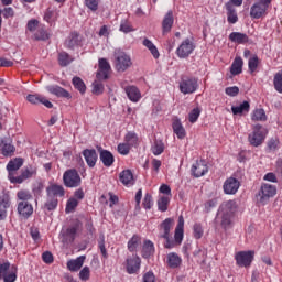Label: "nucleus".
Segmentation results:
<instances>
[{"label": "nucleus", "mask_w": 282, "mask_h": 282, "mask_svg": "<svg viewBox=\"0 0 282 282\" xmlns=\"http://www.w3.org/2000/svg\"><path fill=\"white\" fill-rule=\"evenodd\" d=\"M17 210L18 215L22 219H30L32 215H34V206H32V202L34 199V196L32 195V192L29 189H20L17 192Z\"/></svg>", "instance_id": "nucleus-1"}, {"label": "nucleus", "mask_w": 282, "mask_h": 282, "mask_svg": "<svg viewBox=\"0 0 282 282\" xmlns=\"http://www.w3.org/2000/svg\"><path fill=\"white\" fill-rule=\"evenodd\" d=\"M113 65L115 69L119 73H124L129 67L133 65L131 56L122 50H116L113 53Z\"/></svg>", "instance_id": "nucleus-2"}, {"label": "nucleus", "mask_w": 282, "mask_h": 282, "mask_svg": "<svg viewBox=\"0 0 282 282\" xmlns=\"http://www.w3.org/2000/svg\"><path fill=\"white\" fill-rule=\"evenodd\" d=\"M235 202L227 200L220 207L221 220L220 225L223 228H229L230 224H232V213H235Z\"/></svg>", "instance_id": "nucleus-3"}, {"label": "nucleus", "mask_w": 282, "mask_h": 282, "mask_svg": "<svg viewBox=\"0 0 282 282\" xmlns=\"http://www.w3.org/2000/svg\"><path fill=\"white\" fill-rule=\"evenodd\" d=\"M63 183L66 188H78L80 184H83V180L80 178V174H78V170L69 169L63 174Z\"/></svg>", "instance_id": "nucleus-4"}, {"label": "nucleus", "mask_w": 282, "mask_h": 282, "mask_svg": "<svg viewBox=\"0 0 282 282\" xmlns=\"http://www.w3.org/2000/svg\"><path fill=\"white\" fill-rule=\"evenodd\" d=\"M18 269L10 262L0 263V281L3 282H15Z\"/></svg>", "instance_id": "nucleus-5"}, {"label": "nucleus", "mask_w": 282, "mask_h": 282, "mask_svg": "<svg viewBox=\"0 0 282 282\" xmlns=\"http://www.w3.org/2000/svg\"><path fill=\"white\" fill-rule=\"evenodd\" d=\"M274 195H276V186L268 183L262 184L258 193V204L265 206L270 202V197H274Z\"/></svg>", "instance_id": "nucleus-6"}, {"label": "nucleus", "mask_w": 282, "mask_h": 282, "mask_svg": "<svg viewBox=\"0 0 282 282\" xmlns=\"http://www.w3.org/2000/svg\"><path fill=\"white\" fill-rule=\"evenodd\" d=\"M251 147H261L265 141V129L261 124L253 127V131L248 137Z\"/></svg>", "instance_id": "nucleus-7"}, {"label": "nucleus", "mask_w": 282, "mask_h": 282, "mask_svg": "<svg viewBox=\"0 0 282 282\" xmlns=\"http://www.w3.org/2000/svg\"><path fill=\"white\" fill-rule=\"evenodd\" d=\"M236 263L239 268H250L254 261V251H238L235 254Z\"/></svg>", "instance_id": "nucleus-8"}, {"label": "nucleus", "mask_w": 282, "mask_h": 282, "mask_svg": "<svg viewBox=\"0 0 282 282\" xmlns=\"http://www.w3.org/2000/svg\"><path fill=\"white\" fill-rule=\"evenodd\" d=\"M195 52V42L191 39H185L176 48L178 58H188Z\"/></svg>", "instance_id": "nucleus-9"}, {"label": "nucleus", "mask_w": 282, "mask_h": 282, "mask_svg": "<svg viewBox=\"0 0 282 282\" xmlns=\"http://www.w3.org/2000/svg\"><path fill=\"white\" fill-rule=\"evenodd\" d=\"M199 84L197 83V78L195 77H184L180 83V90L182 94H195Z\"/></svg>", "instance_id": "nucleus-10"}, {"label": "nucleus", "mask_w": 282, "mask_h": 282, "mask_svg": "<svg viewBox=\"0 0 282 282\" xmlns=\"http://www.w3.org/2000/svg\"><path fill=\"white\" fill-rule=\"evenodd\" d=\"M80 230V221H75L66 230L62 231V241L63 243H74L76 235Z\"/></svg>", "instance_id": "nucleus-11"}, {"label": "nucleus", "mask_w": 282, "mask_h": 282, "mask_svg": "<svg viewBox=\"0 0 282 282\" xmlns=\"http://www.w3.org/2000/svg\"><path fill=\"white\" fill-rule=\"evenodd\" d=\"M34 175H36V167L30 165L22 170L21 175L19 176L9 175V180L11 184H23L25 180H30V177H34Z\"/></svg>", "instance_id": "nucleus-12"}, {"label": "nucleus", "mask_w": 282, "mask_h": 282, "mask_svg": "<svg viewBox=\"0 0 282 282\" xmlns=\"http://www.w3.org/2000/svg\"><path fill=\"white\" fill-rule=\"evenodd\" d=\"M241 186V183L239 180L235 177H229L224 182L223 191L225 195H237V192L239 191Z\"/></svg>", "instance_id": "nucleus-13"}, {"label": "nucleus", "mask_w": 282, "mask_h": 282, "mask_svg": "<svg viewBox=\"0 0 282 282\" xmlns=\"http://www.w3.org/2000/svg\"><path fill=\"white\" fill-rule=\"evenodd\" d=\"M110 72L111 64H109L107 58H99V68L96 74L97 80H107V78H109Z\"/></svg>", "instance_id": "nucleus-14"}, {"label": "nucleus", "mask_w": 282, "mask_h": 282, "mask_svg": "<svg viewBox=\"0 0 282 282\" xmlns=\"http://www.w3.org/2000/svg\"><path fill=\"white\" fill-rule=\"evenodd\" d=\"M268 7L267 4H263V2H256L250 8V17L251 19H261L262 17H265L268 14Z\"/></svg>", "instance_id": "nucleus-15"}, {"label": "nucleus", "mask_w": 282, "mask_h": 282, "mask_svg": "<svg viewBox=\"0 0 282 282\" xmlns=\"http://www.w3.org/2000/svg\"><path fill=\"white\" fill-rule=\"evenodd\" d=\"M82 43L83 37L80 36V34H78L77 32H72L67 36L64 45L65 47H67V50H76V47H80Z\"/></svg>", "instance_id": "nucleus-16"}, {"label": "nucleus", "mask_w": 282, "mask_h": 282, "mask_svg": "<svg viewBox=\"0 0 282 282\" xmlns=\"http://www.w3.org/2000/svg\"><path fill=\"white\" fill-rule=\"evenodd\" d=\"M140 257L138 256H132L131 258H128L126 260V270L128 274H138L140 271Z\"/></svg>", "instance_id": "nucleus-17"}, {"label": "nucleus", "mask_w": 282, "mask_h": 282, "mask_svg": "<svg viewBox=\"0 0 282 282\" xmlns=\"http://www.w3.org/2000/svg\"><path fill=\"white\" fill-rule=\"evenodd\" d=\"M206 173H208V164H206V161L200 160L192 165V175H194V177H204Z\"/></svg>", "instance_id": "nucleus-18"}, {"label": "nucleus", "mask_w": 282, "mask_h": 282, "mask_svg": "<svg viewBox=\"0 0 282 282\" xmlns=\"http://www.w3.org/2000/svg\"><path fill=\"white\" fill-rule=\"evenodd\" d=\"M83 156L89 166V169H94L96 163L98 162V153L94 149H86L83 151Z\"/></svg>", "instance_id": "nucleus-19"}, {"label": "nucleus", "mask_w": 282, "mask_h": 282, "mask_svg": "<svg viewBox=\"0 0 282 282\" xmlns=\"http://www.w3.org/2000/svg\"><path fill=\"white\" fill-rule=\"evenodd\" d=\"M175 226V220L173 218H166L161 225H160V237L162 239H169V236H171V228Z\"/></svg>", "instance_id": "nucleus-20"}, {"label": "nucleus", "mask_w": 282, "mask_h": 282, "mask_svg": "<svg viewBox=\"0 0 282 282\" xmlns=\"http://www.w3.org/2000/svg\"><path fill=\"white\" fill-rule=\"evenodd\" d=\"M46 89L50 94H53V96H56L57 98H67V100L72 98V94L58 85L47 86Z\"/></svg>", "instance_id": "nucleus-21"}, {"label": "nucleus", "mask_w": 282, "mask_h": 282, "mask_svg": "<svg viewBox=\"0 0 282 282\" xmlns=\"http://www.w3.org/2000/svg\"><path fill=\"white\" fill-rule=\"evenodd\" d=\"M173 23H175V18L173 17V10L167 11L162 21L163 34H169L173 29Z\"/></svg>", "instance_id": "nucleus-22"}, {"label": "nucleus", "mask_w": 282, "mask_h": 282, "mask_svg": "<svg viewBox=\"0 0 282 282\" xmlns=\"http://www.w3.org/2000/svg\"><path fill=\"white\" fill-rule=\"evenodd\" d=\"M174 241L177 246L184 241V216L178 217V223L174 234Z\"/></svg>", "instance_id": "nucleus-23"}, {"label": "nucleus", "mask_w": 282, "mask_h": 282, "mask_svg": "<svg viewBox=\"0 0 282 282\" xmlns=\"http://www.w3.org/2000/svg\"><path fill=\"white\" fill-rule=\"evenodd\" d=\"M85 259H87V257L79 256L76 259L69 260L67 262V268L69 272H78L83 268V265H85Z\"/></svg>", "instance_id": "nucleus-24"}, {"label": "nucleus", "mask_w": 282, "mask_h": 282, "mask_svg": "<svg viewBox=\"0 0 282 282\" xmlns=\"http://www.w3.org/2000/svg\"><path fill=\"white\" fill-rule=\"evenodd\" d=\"M47 197H65V187L63 185L53 184L46 188Z\"/></svg>", "instance_id": "nucleus-25"}, {"label": "nucleus", "mask_w": 282, "mask_h": 282, "mask_svg": "<svg viewBox=\"0 0 282 282\" xmlns=\"http://www.w3.org/2000/svg\"><path fill=\"white\" fill-rule=\"evenodd\" d=\"M124 91L131 100V102H140V99L142 98V94L140 93V89L135 86H126Z\"/></svg>", "instance_id": "nucleus-26"}, {"label": "nucleus", "mask_w": 282, "mask_h": 282, "mask_svg": "<svg viewBox=\"0 0 282 282\" xmlns=\"http://www.w3.org/2000/svg\"><path fill=\"white\" fill-rule=\"evenodd\" d=\"M166 264L172 270H175L176 268H180L182 265V257L175 252H170L166 256Z\"/></svg>", "instance_id": "nucleus-27"}, {"label": "nucleus", "mask_w": 282, "mask_h": 282, "mask_svg": "<svg viewBox=\"0 0 282 282\" xmlns=\"http://www.w3.org/2000/svg\"><path fill=\"white\" fill-rule=\"evenodd\" d=\"M119 180L123 186H133V184H135V180L133 178V173L131 170H123L119 174Z\"/></svg>", "instance_id": "nucleus-28"}, {"label": "nucleus", "mask_w": 282, "mask_h": 282, "mask_svg": "<svg viewBox=\"0 0 282 282\" xmlns=\"http://www.w3.org/2000/svg\"><path fill=\"white\" fill-rule=\"evenodd\" d=\"M99 158L104 166H107V167L112 166L113 162H116L113 154L109 150H100Z\"/></svg>", "instance_id": "nucleus-29"}, {"label": "nucleus", "mask_w": 282, "mask_h": 282, "mask_svg": "<svg viewBox=\"0 0 282 282\" xmlns=\"http://www.w3.org/2000/svg\"><path fill=\"white\" fill-rule=\"evenodd\" d=\"M172 129L178 140H184V138H186V129H184V126H182V121H180V119L173 120Z\"/></svg>", "instance_id": "nucleus-30"}, {"label": "nucleus", "mask_w": 282, "mask_h": 282, "mask_svg": "<svg viewBox=\"0 0 282 282\" xmlns=\"http://www.w3.org/2000/svg\"><path fill=\"white\" fill-rule=\"evenodd\" d=\"M243 72V59L241 57H236L230 67V74L232 76H239Z\"/></svg>", "instance_id": "nucleus-31"}, {"label": "nucleus", "mask_w": 282, "mask_h": 282, "mask_svg": "<svg viewBox=\"0 0 282 282\" xmlns=\"http://www.w3.org/2000/svg\"><path fill=\"white\" fill-rule=\"evenodd\" d=\"M153 254H155V246L151 240L144 241L143 248H142L143 259H149V257H153Z\"/></svg>", "instance_id": "nucleus-32"}, {"label": "nucleus", "mask_w": 282, "mask_h": 282, "mask_svg": "<svg viewBox=\"0 0 282 282\" xmlns=\"http://www.w3.org/2000/svg\"><path fill=\"white\" fill-rule=\"evenodd\" d=\"M225 8L227 10V21L228 23L235 24L239 21V17L237 15V10L235 7L230 6V3H226Z\"/></svg>", "instance_id": "nucleus-33"}, {"label": "nucleus", "mask_w": 282, "mask_h": 282, "mask_svg": "<svg viewBox=\"0 0 282 282\" xmlns=\"http://www.w3.org/2000/svg\"><path fill=\"white\" fill-rule=\"evenodd\" d=\"M231 111L234 116H241L243 113H248V111H250V102L243 101L239 106H232Z\"/></svg>", "instance_id": "nucleus-34"}, {"label": "nucleus", "mask_w": 282, "mask_h": 282, "mask_svg": "<svg viewBox=\"0 0 282 282\" xmlns=\"http://www.w3.org/2000/svg\"><path fill=\"white\" fill-rule=\"evenodd\" d=\"M229 41L241 45L243 43H248V35L245 33H240V32H232L229 35Z\"/></svg>", "instance_id": "nucleus-35"}, {"label": "nucleus", "mask_w": 282, "mask_h": 282, "mask_svg": "<svg viewBox=\"0 0 282 282\" xmlns=\"http://www.w3.org/2000/svg\"><path fill=\"white\" fill-rule=\"evenodd\" d=\"M142 44L151 52L153 58H160V51H158V46L151 40L144 39Z\"/></svg>", "instance_id": "nucleus-36"}, {"label": "nucleus", "mask_w": 282, "mask_h": 282, "mask_svg": "<svg viewBox=\"0 0 282 282\" xmlns=\"http://www.w3.org/2000/svg\"><path fill=\"white\" fill-rule=\"evenodd\" d=\"M22 166H23V159L18 158L8 163L7 170L9 171V173H11V171H19V169H21Z\"/></svg>", "instance_id": "nucleus-37"}, {"label": "nucleus", "mask_w": 282, "mask_h": 282, "mask_svg": "<svg viewBox=\"0 0 282 282\" xmlns=\"http://www.w3.org/2000/svg\"><path fill=\"white\" fill-rule=\"evenodd\" d=\"M73 61L74 58H72L67 52H62L58 54V63L61 67H67V65H69V63Z\"/></svg>", "instance_id": "nucleus-38"}, {"label": "nucleus", "mask_w": 282, "mask_h": 282, "mask_svg": "<svg viewBox=\"0 0 282 282\" xmlns=\"http://www.w3.org/2000/svg\"><path fill=\"white\" fill-rule=\"evenodd\" d=\"M72 83L77 91L82 94H85V91H87V86H85V82H83L80 77H73Z\"/></svg>", "instance_id": "nucleus-39"}, {"label": "nucleus", "mask_w": 282, "mask_h": 282, "mask_svg": "<svg viewBox=\"0 0 282 282\" xmlns=\"http://www.w3.org/2000/svg\"><path fill=\"white\" fill-rule=\"evenodd\" d=\"M253 122H265V110L263 109H256L251 116Z\"/></svg>", "instance_id": "nucleus-40"}, {"label": "nucleus", "mask_w": 282, "mask_h": 282, "mask_svg": "<svg viewBox=\"0 0 282 282\" xmlns=\"http://www.w3.org/2000/svg\"><path fill=\"white\" fill-rule=\"evenodd\" d=\"M151 151L153 155H162V153H164V142H162V140H155Z\"/></svg>", "instance_id": "nucleus-41"}, {"label": "nucleus", "mask_w": 282, "mask_h": 282, "mask_svg": "<svg viewBox=\"0 0 282 282\" xmlns=\"http://www.w3.org/2000/svg\"><path fill=\"white\" fill-rule=\"evenodd\" d=\"M58 19V11L54 9H47L44 14V21L47 23H54Z\"/></svg>", "instance_id": "nucleus-42"}, {"label": "nucleus", "mask_w": 282, "mask_h": 282, "mask_svg": "<svg viewBox=\"0 0 282 282\" xmlns=\"http://www.w3.org/2000/svg\"><path fill=\"white\" fill-rule=\"evenodd\" d=\"M58 207V198L53 196H47L46 203L44 204V208L46 210H56Z\"/></svg>", "instance_id": "nucleus-43"}, {"label": "nucleus", "mask_w": 282, "mask_h": 282, "mask_svg": "<svg viewBox=\"0 0 282 282\" xmlns=\"http://www.w3.org/2000/svg\"><path fill=\"white\" fill-rule=\"evenodd\" d=\"M273 87L278 94H282V70L278 72L273 77Z\"/></svg>", "instance_id": "nucleus-44"}, {"label": "nucleus", "mask_w": 282, "mask_h": 282, "mask_svg": "<svg viewBox=\"0 0 282 282\" xmlns=\"http://www.w3.org/2000/svg\"><path fill=\"white\" fill-rule=\"evenodd\" d=\"M15 148L11 143H2L1 145V153L6 158H11L14 155Z\"/></svg>", "instance_id": "nucleus-45"}, {"label": "nucleus", "mask_w": 282, "mask_h": 282, "mask_svg": "<svg viewBox=\"0 0 282 282\" xmlns=\"http://www.w3.org/2000/svg\"><path fill=\"white\" fill-rule=\"evenodd\" d=\"M34 39L35 41H47V39H50V34H47L45 28L40 26L34 33Z\"/></svg>", "instance_id": "nucleus-46"}, {"label": "nucleus", "mask_w": 282, "mask_h": 282, "mask_svg": "<svg viewBox=\"0 0 282 282\" xmlns=\"http://www.w3.org/2000/svg\"><path fill=\"white\" fill-rule=\"evenodd\" d=\"M248 67L250 74H254V72H257V68L259 67V56L252 55L248 61Z\"/></svg>", "instance_id": "nucleus-47"}, {"label": "nucleus", "mask_w": 282, "mask_h": 282, "mask_svg": "<svg viewBox=\"0 0 282 282\" xmlns=\"http://www.w3.org/2000/svg\"><path fill=\"white\" fill-rule=\"evenodd\" d=\"M199 116H202V108L196 107L191 110L188 113V120L192 124H195L197 120H199Z\"/></svg>", "instance_id": "nucleus-48"}, {"label": "nucleus", "mask_w": 282, "mask_h": 282, "mask_svg": "<svg viewBox=\"0 0 282 282\" xmlns=\"http://www.w3.org/2000/svg\"><path fill=\"white\" fill-rule=\"evenodd\" d=\"M100 80L102 79L93 83V94H95V96H100L105 91V85Z\"/></svg>", "instance_id": "nucleus-49"}, {"label": "nucleus", "mask_w": 282, "mask_h": 282, "mask_svg": "<svg viewBox=\"0 0 282 282\" xmlns=\"http://www.w3.org/2000/svg\"><path fill=\"white\" fill-rule=\"evenodd\" d=\"M140 246V237L133 236L129 241H128V250L130 252H135L138 247Z\"/></svg>", "instance_id": "nucleus-50"}, {"label": "nucleus", "mask_w": 282, "mask_h": 282, "mask_svg": "<svg viewBox=\"0 0 282 282\" xmlns=\"http://www.w3.org/2000/svg\"><path fill=\"white\" fill-rule=\"evenodd\" d=\"M169 202L170 199L167 196H163L158 200V208L161 213H166V210H169Z\"/></svg>", "instance_id": "nucleus-51"}, {"label": "nucleus", "mask_w": 282, "mask_h": 282, "mask_svg": "<svg viewBox=\"0 0 282 282\" xmlns=\"http://www.w3.org/2000/svg\"><path fill=\"white\" fill-rule=\"evenodd\" d=\"M124 141L129 147H135V144H138V134L128 132L124 137Z\"/></svg>", "instance_id": "nucleus-52"}, {"label": "nucleus", "mask_w": 282, "mask_h": 282, "mask_svg": "<svg viewBox=\"0 0 282 282\" xmlns=\"http://www.w3.org/2000/svg\"><path fill=\"white\" fill-rule=\"evenodd\" d=\"M119 30L123 32V34H129V32H133V26L129 20H121Z\"/></svg>", "instance_id": "nucleus-53"}, {"label": "nucleus", "mask_w": 282, "mask_h": 282, "mask_svg": "<svg viewBox=\"0 0 282 282\" xmlns=\"http://www.w3.org/2000/svg\"><path fill=\"white\" fill-rule=\"evenodd\" d=\"M78 207V200L76 198H69L66 203L65 213H74Z\"/></svg>", "instance_id": "nucleus-54"}, {"label": "nucleus", "mask_w": 282, "mask_h": 282, "mask_svg": "<svg viewBox=\"0 0 282 282\" xmlns=\"http://www.w3.org/2000/svg\"><path fill=\"white\" fill-rule=\"evenodd\" d=\"M42 98H43V95H39V94H29L26 96V100L31 105H41Z\"/></svg>", "instance_id": "nucleus-55"}, {"label": "nucleus", "mask_w": 282, "mask_h": 282, "mask_svg": "<svg viewBox=\"0 0 282 282\" xmlns=\"http://www.w3.org/2000/svg\"><path fill=\"white\" fill-rule=\"evenodd\" d=\"M84 4L91 12H96L98 10V6H100V0H84Z\"/></svg>", "instance_id": "nucleus-56"}, {"label": "nucleus", "mask_w": 282, "mask_h": 282, "mask_svg": "<svg viewBox=\"0 0 282 282\" xmlns=\"http://www.w3.org/2000/svg\"><path fill=\"white\" fill-rule=\"evenodd\" d=\"M91 276V269H89V267H84L80 271H79V279L80 281H89Z\"/></svg>", "instance_id": "nucleus-57"}, {"label": "nucleus", "mask_w": 282, "mask_h": 282, "mask_svg": "<svg viewBox=\"0 0 282 282\" xmlns=\"http://www.w3.org/2000/svg\"><path fill=\"white\" fill-rule=\"evenodd\" d=\"M45 188V185H43L42 182H37L32 187V193L34 197H41V194L43 193V189Z\"/></svg>", "instance_id": "nucleus-58"}, {"label": "nucleus", "mask_w": 282, "mask_h": 282, "mask_svg": "<svg viewBox=\"0 0 282 282\" xmlns=\"http://www.w3.org/2000/svg\"><path fill=\"white\" fill-rule=\"evenodd\" d=\"M117 149L120 155H129V152L131 151V145H129V143H119Z\"/></svg>", "instance_id": "nucleus-59"}, {"label": "nucleus", "mask_w": 282, "mask_h": 282, "mask_svg": "<svg viewBox=\"0 0 282 282\" xmlns=\"http://www.w3.org/2000/svg\"><path fill=\"white\" fill-rule=\"evenodd\" d=\"M98 248L102 254V257L105 259H107V257H109V254L107 253V248L105 247V236H100L99 240H98Z\"/></svg>", "instance_id": "nucleus-60"}, {"label": "nucleus", "mask_w": 282, "mask_h": 282, "mask_svg": "<svg viewBox=\"0 0 282 282\" xmlns=\"http://www.w3.org/2000/svg\"><path fill=\"white\" fill-rule=\"evenodd\" d=\"M152 207H153V197L151 196V194L147 193L143 199V208H145V210H151Z\"/></svg>", "instance_id": "nucleus-61"}, {"label": "nucleus", "mask_w": 282, "mask_h": 282, "mask_svg": "<svg viewBox=\"0 0 282 282\" xmlns=\"http://www.w3.org/2000/svg\"><path fill=\"white\" fill-rule=\"evenodd\" d=\"M39 28L41 26L39 25V21L36 19L30 20L26 24V30H29V32H36Z\"/></svg>", "instance_id": "nucleus-62"}, {"label": "nucleus", "mask_w": 282, "mask_h": 282, "mask_svg": "<svg viewBox=\"0 0 282 282\" xmlns=\"http://www.w3.org/2000/svg\"><path fill=\"white\" fill-rule=\"evenodd\" d=\"M193 230L195 239H202L204 237V228H202L200 224H195Z\"/></svg>", "instance_id": "nucleus-63"}, {"label": "nucleus", "mask_w": 282, "mask_h": 282, "mask_svg": "<svg viewBox=\"0 0 282 282\" xmlns=\"http://www.w3.org/2000/svg\"><path fill=\"white\" fill-rule=\"evenodd\" d=\"M279 139H271L268 142V150L269 151H276V149H279Z\"/></svg>", "instance_id": "nucleus-64"}]
</instances>
